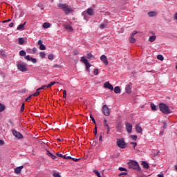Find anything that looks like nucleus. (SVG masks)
Instances as JSON below:
<instances>
[{"mask_svg":"<svg viewBox=\"0 0 177 177\" xmlns=\"http://www.w3.org/2000/svg\"><path fill=\"white\" fill-rule=\"evenodd\" d=\"M163 128H164V129H167V122H164Z\"/></svg>","mask_w":177,"mask_h":177,"instance_id":"e2e57ef3","label":"nucleus"},{"mask_svg":"<svg viewBox=\"0 0 177 177\" xmlns=\"http://www.w3.org/2000/svg\"><path fill=\"white\" fill-rule=\"evenodd\" d=\"M93 172H94V174H95V175L97 177H102V176L100 175V173L99 171H97V170H94Z\"/></svg>","mask_w":177,"mask_h":177,"instance_id":"72a5a7b5","label":"nucleus"},{"mask_svg":"<svg viewBox=\"0 0 177 177\" xmlns=\"http://www.w3.org/2000/svg\"><path fill=\"white\" fill-rule=\"evenodd\" d=\"M12 134L17 139H23V134L16 130H12Z\"/></svg>","mask_w":177,"mask_h":177,"instance_id":"1a4fd4ad","label":"nucleus"},{"mask_svg":"<svg viewBox=\"0 0 177 177\" xmlns=\"http://www.w3.org/2000/svg\"><path fill=\"white\" fill-rule=\"evenodd\" d=\"M39 49L40 50H45L46 49V46H45V45L41 44V46H39Z\"/></svg>","mask_w":177,"mask_h":177,"instance_id":"2f4dec72","label":"nucleus"},{"mask_svg":"<svg viewBox=\"0 0 177 177\" xmlns=\"http://www.w3.org/2000/svg\"><path fill=\"white\" fill-rule=\"evenodd\" d=\"M100 60L101 62H103L105 66H109V60H107V57H106V55H102L100 57Z\"/></svg>","mask_w":177,"mask_h":177,"instance_id":"f8f14e48","label":"nucleus"},{"mask_svg":"<svg viewBox=\"0 0 177 177\" xmlns=\"http://www.w3.org/2000/svg\"><path fill=\"white\" fill-rule=\"evenodd\" d=\"M64 160H71V156H67V155L64 156Z\"/></svg>","mask_w":177,"mask_h":177,"instance_id":"603ef678","label":"nucleus"},{"mask_svg":"<svg viewBox=\"0 0 177 177\" xmlns=\"http://www.w3.org/2000/svg\"><path fill=\"white\" fill-rule=\"evenodd\" d=\"M18 44L19 45H23V44H24V39L23 38H19L18 39Z\"/></svg>","mask_w":177,"mask_h":177,"instance_id":"a878e982","label":"nucleus"},{"mask_svg":"<svg viewBox=\"0 0 177 177\" xmlns=\"http://www.w3.org/2000/svg\"><path fill=\"white\" fill-rule=\"evenodd\" d=\"M53 176H54V177H62V176H60V174H59V173H57V172H55V173L53 174Z\"/></svg>","mask_w":177,"mask_h":177,"instance_id":"de8ad7c7","label":"nucleus"},{"mask_svg":"<svg viewBox=\"0 0 177 177\" xmlns=\"http://www.w3.org/2000/svg\"><path fill=\"white\" fill-rule=\"evenodd\" d=\"M19 55H20V56H26V53L24 50H22L19 51Z\"/></svg>","mask_w":177,"mask_h":177,"instance_id":"c9c22d12","label":"nucleus"},{"mask_svg":"<svg viewBox=\"0 0 177 177\" xmlns=\"http://www.w3.org/2000/svg\"><path fill=\"white\" fill-rule=\"evenodd\" d=\"M39 88H37V90H36V91H35V93L32 95V96H39Z\"/></svg>","mask_w":177,"mask_h":177,"instance_id":"7c9ffc66","label":"nucleus"},{"mask_svg":"<svg viewBox=\"0 0 177 177\" xmlns=\"http://www.w3.org/2000/svg\"><path fill=\"white\" fill-rule=\"evenodd\" d=\"M93 133H94L95 136H97V126H95L94 128Z\"/></svg>","mask_w":177,"mask_h":177,"instance_id":"e433bc0d","label":"nucleus"},{"mask_svg":"<svg viewBox=\"0 0 177 177\" xmlns=\"http://www.w3.org/2000/svg\"><path fill=\"white\" fill-rule=\"evenodd\" d=\"M17 68L18 70L24 73L26 71H28V68H27V64H18Z\"/></svg>","mask_w":177,"mask_h":177,"instance_id":"39448f33","label":"nucleus"},{"mask_svg":"<svg viewBox=\"0 0 177 177\" xmlns=\"http://www.w3.org/2000/svg\"><path fill=\"white\" fill-rule=\"evenodd\" d=\"M25 59H26V60H28V62H30V60H31V57H30V55L26 56V57H25Z\"/></svg>","mask_w":177,"mask_h":177,"instance_id":"13d9d810","label":"nucleus"},{"mask_svg":"<svg viewBox=\"0 0 177 177\" xmlns=\"http://www.w3.org/2000/svg\"><path fill=\"white\" fill-rule=\"evenodd\" d=\"M119 171H124L125 172H128V169H127V168H124V167H119Z\"/></svg>","mask_w":177,"mask_h":177,"instance_id":"79ce46f5","label":"nucleus"},{"mask_svg":"<svg viewBox=\"0 0 177 177\" xmlns=\"http://www.w3.org/2000/svg\"><path fill=\"white\" fill-rule=\"evenodd\" d=\"M47 86H48V85H43L40 88H39V89L41 91L42 89H46V88H49V87H47Z\"/></svg>","mask_w":177,"mask_h":177,"instance_id":"a18cd8bd","label":"nucleus"},{"mask_svg":"<svg viewBox=\"0 0 177 177\" xmlns=\"http://www.w3.org/2000/svg\"><path fill=\"white\" fill-rule=\"evenodd\" d=\"M104 87L106 88V89H110L111 91H114V87L109 82H106L104 83Z\"/></svg>","mask_w":177,"mask_h":177,"instance_id":"9b49d317","label":"nucleus"},{"mask_svg":"<svg viewBox=\"0 0 177 177\" xmlns=\"http://www.w3.org/2000/svg\"><path fill=\"white\" fill-rule=\"evenodd\" d=\"M102 113L106 117H109V115H110V109H109V106H107V105L105 104L102 106Z\"/></svg>","mask_w":177,"mask_h":177,"instance_id":"0eeeda50","label":"nucleus"},{"mask_svg":"<svg viewBox=\"0 0 177 177\" xmlns=\"http://www.w3.org/2000/svg\"><path fill=\"white\" fill-rule=\"evenodd\" d=\"M30 60H31V62H32V63H37V59H35V58L31 57V58H30Z\"/></svg>","mask_w":177,"mask_h":177,"instance_id":"6e6d98bb","label":"nucleus"},{"mask_svg":"<svg viewBox=\"0 0 177 177\" xmlns=\"http://www.w3.org/2000/svg\"><path fill=\"white\" fill-rule=\"evenodd\" d=\"M116 145L120 149H125L127 147V143L124 138L118 139L116 142Z\"/></svg>","mask_w":177,"mask_h":177,"instance_id":"20e7f679","label":"nucleus"},{"mask_svg":"<svg viewBox=\"0 0 177 177\" xmlns=\"http://www.w3.org/2000/svg\"><path fill=\"white\" fill-rule=\"evenodd\" d=\"M126 92L128 94L131 93V92H132V83H129L128 85L126 86Z\"/></svg>","mask_w":177,"mask_h":177,"instance_id":"ddd939ff","label":"nucleus"},{"mask_svg":"<svg viewBox=\"0 0 177 177\" xmlns=\"http://www.w3.org/2000/svg\"><path fill=\"white\" fill-rule=\"evenodd\" d=\"M142 165L143 166V168H145V169H149V168L150 167L149 165V163H147V162H146V161H142Z\"/></svg>","mask_w":177,"mask_h":177,"instance_id":"a211bd4d","label":"nucleus"},{"mask_svg":"<svg viewBox=\"0 0 177 177\" xmlns=\"http://www.w3.org/2000/svg\"><path fill=\"white\" fill-rule=\"evenodd\" d=\"M100 27L102 30H103V28H104L106 26L104 25V24H102Z\"/></svg>","mask_w":177,"mask_h":177,"instance_id":"680f3d73","label":"nucleus"},{"mask_svg":"<svg viewBox=\"0 0 177 177\" xmlns=\"http://www.w3.org/2000/svg\"><path fill=\"white\" fill-rule=\"evenodd\" d=\"M148 16L149 17H155V16H157V12L156 11H151L148 12Z\"/></svg>","mask_w":177,"mask_h":177,"instance_id":"f3484780","label":"nucleus"},{"mask_svg":"<svg viewBox=\"0 0 177 177\" xmlns=\"http://www.w3.org/2000/svg\"><path fill=\"white\" fill-rule=\"evenodd\" d=\"M128 165L130 169H134L138 172H140L142 171V169L140 168L139 163H138V162L135 160H131L130 162H129Z\"/></svg>","mask_w":177,"mask_h":177,"instance_id":"f03ea898","label":"nucleus"},{"mask_svg":"<svg viewBox=\"0 0 177 177\" xmlns=\"http://www.w3.org/2000/svg\"><path fill=\"white\" fill-rule=\"evenodd\" d=\"M156 35L151 36L149 39V42H154L156 41Z\"/></svg>","mask_w":177,"mask_h":177,"instance_id":"5701e85b","label":"nucleus"},{"mask_svg":"<svg viewBox=\"0 0 177 177\" xmlns=\"http://www.w3.org/2000/svg\"><path fill=\"white\" fill-rule=\"evenodd\" d=\"M151 109L152 111H157V106L153 103L151 104Z\"/></svg>","mask_w":177,"mask_h":177,"instance_id":"4be33fe9","label":"nucleus"},{"mask_svg":"<svg viewBox=\"0 0 177 177\" xmlns=\"http://www.w3.org/2000/svg\"><path fill=\"white\" fill-rule=\"evenodd\" d=\"M122 175L127 176V175H128V173H127V172H122V173L118 174V176H122Z\"/></svg>","mask_w":177,"mask_h":177,"instance_id":"864d4df0","label":"nucleus"},{"mask_svg":"<svg viewBox=\"0 0 177 177\" xmlns=\"http://www.w3.org/2000/svg\"><path fill=\"white\" fill-rule=\"evenodd\" d=\"M31 97H32V95L28 96V97L25 100L26 102H30V100H31Z\"/></svg>","mask_w":177,"mask_h":177,"instance_id":"4d7b16f0","label":"nucleus"},{"mask_svg":"<svg viewBox=\"0 0 177 177\" xmlns=\"http://www.w3.org/2000/svg\"><path fill=\"white\" fill-rule=\"evenodd\" d=\"M23 168H24V166H20V167H16L15 169V173L17 174H21V169H23Z\"/></svg>","mask_w":177,"mask_h":177,"instance_id":"2eb2a0df","label":"nucleus"},{"mask_svg":"<svg viewBox=\"0 0 177 177\" xmlns=\"http://www.w3.org/2000/svg\"><path fill=\"white\" fill-rule=\"evenodd\" d=\"M131 138L133 139V140H138V136L131 135Z\"/></svg>","mask_w":177,"mask_h":177,"instance_id":"c03bdc74","label":"nucleus"},{"mask_svg":"<svg viewBox=\"0 0 177 177\" xmlns=\"http://www.w3.org/2000/svg\"><path fill=\"white\" fill-rule=\"evenodd\" d=\"M130 145H133V149H135V147H136V146H138V143L133 142H131Z\"/></svg>","mask_w":177,"mask_h":177,"instance_id":"3c124183","label":"nucleus"},{"mask_svg":"<svg viewBox=\"0 0 177 177\" xmlns=\"http://www.w3.org/2000/svg\"><path fill=\"white\" fill-rule=\"evenodd\" d=\"M37 48H35V47H34L33 48H32V52H33V53H37Z\"/></svg>","mask_w":177,"mask_h":177,"instance_id":"338daca9","label":"nucleus"},{"mask_svg":"<svg viewBox=\"0 0 177 177\" xmlns=\"http://www.w3.org/2000/svg\"><path fill=\"white\" fill-rule=\"evenodd\" d=\"M0 53L1 56H3V57H5V56H6V53L3 50H1Z\"/></svg>","mask_w":177,"mask_h":177,"instance_id":"f704fd0d","label":"nucleus"},{"mask_svg":"<svg viewBox=\"0 0 177 177\" xmlns=\"http://www.w3.org/2000/svg\"><path fill=\"white\" fill-rule=\"evenodd\" d=\"M93 74L94 75H97V74H99V69H95Z\"/></svg>","mask_w":177,"mask_h":177,"instance_id":"8fccbe9b","label":"nucleus"},{"mask_svg":"<svg viewBox=\"0 0 177 177\" xmlns=\"http://www.w3.org/2000/svg\"><path fill=\"white\" fill-rule=\"evenodd\" d=\"M5 109H6V106H5V105L0 103V113H2V111H4Z\"/></svg>","mask_w":177,"mask_h":177,"instance_id":"393cba45","label":"nucleus"},{"mask_svg":"<svg viewBox=\"0 0 177 177\" xmlns=\"http://www.w3.org/2000/svg\"><path fill=\"white\" fill-rule=\"evenodd\" d=\"M126 129L128 133H132V124L129 123V122H125Z\"/></svg>","mask_w":177,"mask_h":177,"instance_id":"9d476101","label":"nucleus"},{"mask_svg":"<svg viewBox=\"0 0 177 177\" xmlns=\"http://www.w3.org/2000/svg\"><path fill=\"white\" fill-rule=\"evenodd\" d=\"M56 156H57V157H61L62 158H64V156H63V154L60 153H56Z\"/></svg>","mask_w":177,"mask_h":177,"instance_id":"5fc2aeb1","label":"nucleus"},{"mask_svg":"<svg viewBox=\"0 0 177 177\" xmlns=\"http://www.w3.org/2000/svg\"><path fill=\"white\" fill-rule=\"evenodd\" d=\"M157 59L160 60V62H162V60H164V57L162 55H158L157 56Z\"/></svg>","mask_w":177,"mask_h":177,"instance_id":"c85d7f7f","label":"nucleus"},{"mask_svg":"<svg viewBox=\"0 0 177 177\" xmlns=\"http://www.w3.org/2000/svg\"><path fill=\"white\" fill-rule=\"evenodd\" d=\"M46 154L47 156H48V157H51L52 156H53V154L52 153H50V151H49V150H46Z\"/></svg>","mask_w":177,"mask_h":177,"instance_id":"a19ab883","label":"nucleus"},{"mask_svg":"<svg viewBox=\"0 0 177 177\" xmlns=\"http://www.w3.org/2000/svg\"><path fill=\"white\" fill-rule=\"evenodd\" d=\"M26 23L27 22H24L23 24L19 25L17 28V30H24V26H26Z\"/></svg>","mask_w":177,"mask_h":177,"instance_id":"aec40b11","label":"nucleus"},{"mask_svg":"<svg viewBox=\"0 0 177 177\" xmlns=\"http://www.w3.org/2000/svg\"><path fill=\"white\" fill-rule=\"evenodd\" d=\"M73 53H74L75 56H77V55H80V52H78V50H75L73 51Z\"/></svg>","mask_w":177,"mask_h":177,"instance_id":"bf43d9fd","label":"nucleus"},{"mask_svg":"<svg viewBox=\"0 0 177 177\" xmlns=\"http://www.w3.org/2000/svg\"><path fill=\"white\" fill-rule=\"evenodd\" d=\"M49 27H50V24L45 22L43 24V28H49Z\"/></svg>","mask_w":177,"mask_h":177,"instance_id":"b1692460","label":"nucleus"},{"mask_svg":"<svg viewBox=\"0 0 177 177\" xmlns=\"http://www.w3.org/2000/svg\"><path fill=\"white\" fill-rule=\"evenodd\" d=\"M136 131L138 133H142L143 132V129L139 126V124H136Z\"/></svg>","mask_w":177,"mask_h":177,"instance_id":"dca6fc26","label":"nucleus"},{"mask_svg":"<svg viewBox=\"0 0 177 177\" xmlns=\"http://www.w3.org/2000/svg\"><path fill=\"white\" fill-rule=\"evenodd\" d=\"M159 109L163 114H171V113H172L171 109H169V106L164 103L159 104Z\"/></svg>","mask_w":177,"mask_h":177,"instance_id":"7ed1b4c3","label":"nucleus"},{"mask_svg":"<svg viewBox=\"0 0 177 177\" xmlns=\"http://www.w3.org/2000/svg\"><path fill=\"white\" fill-rule=\"evenodd\" d=\"M5 145V142L2 140H0V146H3Z\"/></svg>","mask_w":177,"mask_h":177,"instance_id":"052dcab7","label":"nucleus"},{"mask_svg":"<svg viewBox=\"0 0 177 177\" xmlns=\"http://www.w3.org/2000/svg\"><path fill=\"white\" fill-rule=\"evenodd\" d=\"M56 84V82H51L48 85H47V87L50 88L51 86H53Z\"/></svg>","mask_w":177,"mask_h":177,"instance_id":"4c0bfd02","label":"nucleus"},{"mask_svg":"<svg viewBox=\"0 0 177 177\" xmlns=\"http://www.w3.org/2000/svg\"><path fill=\"white\" fill-rule=\"evenodd\" d=\"M92 57H93V55H92V53H89L87 54V59H92Z\"/></svg>","mask_w":177,"mask_h":177,"instance_id":"ea45409f","label":"nucleus"},{"mask_svg":"<svg viewBox=\"0 0 177 177\" xmlns=\"http://www.w3.org/2000/svg\"><path fill=\"white\" fill-rule=\"evenodd\" d=\"M37 44H38V45H39V46L43 45L42 40H39Z\"/></svg>","mask_w":177,"mask_h":177,"instance_id":"69168bd1","label":"nucleus"},{"mask_svg":"<svg viewBox=\"0 0 177 177\" xmlns=\"http://www.w3.org/2000/svg\"><path fill=\"white\" fill-rule=\"evenodd\" d=\"M51 158H53V160H57V156H55V155H53L51 156Z\"/></svg>","mask_w":177,"mask_h":177,"instance_id":"0e129e2a","label":"nucleus"},{"mask_svg":"<svg viewBox=\"0 0 177 177\" xmlns=\"http://www.w3.org/2000/svg\"><path fill=\"white\" fill-rule=\"evenodd\" d=\"M90 118L91 119V121L93 122V124H95L96 126V120H95V118H93L92 115H90Z\"/></svg>","mask_w":177,"mask_h":177,"instance_id":"473e14b6","label":"nucleus"},{"mask_svg":"<svg viewBox=\"0 0 177 177\" xmlns=\"http://www.w3.org/2000/svg\"><path fill=\"white\" fill-rule=\"evenodd\" d=\"M174 20H177V12L174 15Z\"/></svg>","mask_w":177,"mask_h":177,"instance_id":"774afa93","label":"nucleus"},{"mask_svg":"<svg viewBox=\"0 0 177 177\" xmlns=\"http://www.w3.org/2000/svg\"><path fill=\"white\" fill-rule=\"evenodd\" d=\"M104 127H105V128H106V129H107V128H108V129H109V128H110V126H109V124H107V120H106V119L104 120Z\"/></svg>","mask_w":177,"mask_h":177,"instance_id":"bb28decb","label":"nucleus"},{"mask_svg":"<svg viewBox=\"0 0 177 177\" xmlns=\"http://www.w3.org/2000/svg\"><path fill=\"white\" fill-rule=\"evenodd\" d=\"M49 60H53V54H49L48 56Z\"/></svg>","mask_w":177,"mask_h":177,"instance_id":"37998d69","label":"nucleus"},{"mask_svg":"<svg viewBox=\"0 0 177 177\" xmlns=\"http://www.w3.org/2000/svg\"><path fill=\"white\" fill-rule=\"evenodd\" d=\"M65 28L66 29V30H69V31H73V30L74 29H73V27H71V26H70V25H66V26H65Z\"/></svg>","mask_w":177,"mask_h":177,"instance_id":"cd10ccee","label":"nucleus"},{"mask_svg":"<svg viewBox=\"0 0 177 177\" xmlns=\"http://www.w3.org/2000/svg\"><path fill=\"white\" fill-rule=\"evenodd\" d=\"M137 30H135L133 32V33L131 35L130 38H129V42L130 44H135V42H136V39H135V35H136V34H138Z\"/></svg>","mask_w":177,"mask_h":177,"instance_id":"6e6552de","label":"nucleus"},{"mask_svg":"<svg viewBox=\"0 0 177 177\" xmlns=\"http://www.w3.org/2000/svg\"><path fill=\"white\" fill-rule=\"evenodd\" d=\"M115 93H121V88H120V86H115L114 88Z\"/></svg>","mask_w":177,"mask_h":177,"instance_id":"412c9836","label":"nucleus"},{"mask_svg":"<svg viewBox=\"0 0 177 177\" xmlns=\"http://www.w3.org/2000/svg\"><path fill=\"white\" fill-rule=\"evenodd\" d=\"M81 62H82L85 64L86 70L89 72V68L91 67V64L89 63V61H88V59H86L85 57H82Z\"/></svg>","mask_w":177,"mask_h":177,"instance_id":"423d86ee","label":"nucleus"},{"mask_svg":"<svg viewBox=\"0 0 177 177\" xmlns=\"http://www.w3.org/2000/svg\"><path fill=\"white\" fill-rule=\"evenodd\" d=\"M63 98L66 99V97H67V91L66 90L63 91Z\"/></svg>","mask_w":177,"mask_h":177,"instance_id":"58836bf2","label":"nucleus"},{"mask_svg":"<svg viewBox=\"0 0 177 177\" xmlns=\"http://www.w3.org/2000/svg\"><path fill=\"white\" fill-rule=\"evenodd\" d=\"M71 160H72V161H75V162L80 161L81 160V158H71Z\"/></svg>","mask_w":177,"mask_h":177,"instance_id":"49530a36","label":"nucleus"},{"mask_svg":"<svg viewBox=\"0 0 177 177\" xmlns=\"http://www.w3.org/2000/svg\"><path fill=\"white\" fill-rule=\"evenodd\" d=\"M116 129L118 132H122V124L121 122L117 123Z\"/></svg>","mask_w":177,"mask_h":177,"instance_id":"4468645a","label":"nucleus"},{"mask_svg":"<svg viewBox=\"0 0 177 177\" xmlns=\"http://www.w3.org/2000/svg\"><path fill=\"white\" fill-rule=\"evenodd\" d=\"M39 56H40V57H41V59H45L46 54H45V53H44V52H40Z\"/></svg>","mask_w":177,"mask_h":177,"instance_id":"c756f323","label":"nucleus"},{"mask_svg":"<svg viewBox=\"0 0 177 177\" xmlns=\"http://www.w3.org/2000/svg\"><path fill=\"white\" fill-rule=\"evenodd\" d=\"M57 6L64 12L65 15H70V13L74 12V10L71 6H67V4L59 3Z\"/></svg>","mask_w":177,"mask_h":177,"instance_id":"f257e3e1","label":"nucleus"},{"mask_svg":"<svg viewBox=\"0 0 177 177\" xmlns=\"http://www.w3.org/2000/svg\"><path fill=\"white\" fill-rule=\"evenodd\" d=\"M24 109H25V104L24 103H23L21 107V113H23V111H24Z\"/></svg>","mask_w":177,"mask_h":177,"instance_id":"09e8293b","label":"nucleus"},{"mask_svg":"<svg viewBox=\"0 0 177 177\" xmlns=\"http://www.w3.org/2000/svg\"><path fill=\"white\" fill-rule=\"evenodd\" d=\"M86 13H87V15H88V16H93V15H94L93 9H92L91 8L87 9Z\"/></svg>","mask_w":177,"mask_h":177,"instance_id":"6ab92c4d","label":"nucleus"}]
</instances>
